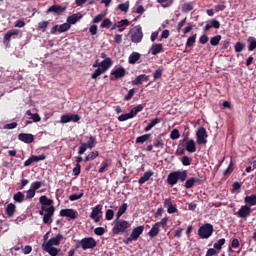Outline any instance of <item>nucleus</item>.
<instances>
[{
	"label": "nucleus",
	"instance_id": "obj_5",
	"mask_svg": "<svg viewBox=\"0 0 256 256\" xmlns=\"http://www.w3.org/2000/svg\"><path fill=\"white\" fill-rule=\"evenodd\" d=\"M213 224L206 223L198 229L200 239H209L213 235Z\"/></svg>",
	"mask_w": 256,
	"mask_h": 256
},
{
	"label": "nucleus",
	"instance_id": "obj_52",
	"mask_svg": "<svg viewBox=\"0 0 256 256\" xmlns=\"http://www.w3.org/2000/svg\"><path fill=\"white\" fill-rule=\"evenodd\" d=\"M181 163L184 167H189V165H191V158L189 156H184L181 159Z\"/></svg>",
	"mask_w": 256,
	"mask_h": 256
},
{
	"label": "nucleus",
	"instance_id": "obj_10",
	"mask_svg": "<svg viewBox=\"0 0 256 256\" xmlns=\"http://www.w3.org/2000/svg\"><path fill=\"white\" fill-rule=\"evenodd\" d=\"M127 229H129V222L125 220H120L115 223L113 228V233L115 234L124 233V231H127Z\"/></svg>",
	"mask_w": 256,
	"mask_h": 256
},
{
	"label": "nucleus",
	"instance_id": "obj_7",
	"mask_svg": "<svg viewBox=\"0 0 256 256\" xmlns=\"http://www.w3.org/2000/svg\"><path fill=\"white\" fill-rule=\"evenodd\" d=\"M90 217L95 223H99L101 221V217H103V206L98 204L93 207L92 212L90 213Z\"/></svg>",
	"mask_w": 256,
	"mask_h": 256
},
{
	"label": "nucleus",
	"instance_id": "obj_53",
	"mask_svg": "<svg viewBox=\"0 0 256 256\" xmlns=\"http://www.w3.org/2000/svg\"><path fill=\"white\" fill-rule=\"evenodd\" d=\"M107 167H109V161L108 160H104L101 163V167L99 168L98 172L105 173V170L107 169Z\"/></svg>",
	"mask_w": 256,
	"mask_h": 256
},
{
	"label": "nucleus",
	"instance_id": "obj_49",
	"mask_svg": "<svg viewBox=\"0 0 256 256\" xmlns=\"http://www.w3.org/2000/svg\"><path fill=\"white\" fill-rule=\"evenodd\" d=\"M220 41H221V35H217V36H214L210 39V44L213 47H217V44L220 43Z\"/></svg>",
	"mask_w": 256,
	"mask_h": 256
},
{
	"label": "nucleus",
	"instance_id": "obj_19",
	"mask_svg": "<svg viewBox=\"0 0 256 256\" xmlns=\"http://www.w3.org/2000/svg\"><path fill=\"white\" fill-rule=\"evenodd\" d=\"M18 35H19V30L17 29H12L8 31L4 35V40H3L4 45H9V43H11V37H17Z\"/></svg>",
	"mask_w": 256,
	"mask_h": 256
},
{
	"label": "nucleus",
	"instance_id": "obj_26",
	"mask_svg": "<svg viewBox=\"0 0 256 256\" xmlns=\"http://www.w3.org/2000/svg\"><path fill=\"white\" fill-rule=\"evenodd\" d=\"M130 22L127 19H123L120 20L119 22H117V27H118V31L119 33H123V31H125V29H127V27H129Z\"/></svg>",
	"mask_w": 256,
	"mask_h": 256
},
{
	"label": "nucleus",
	"instance_id": "obj_55",
	"mask_svg": "<svg viewBox=\"0 0 256 256\" xmlns=\"http://www.w3.org/2000/svg\"><path fill=\"white\" fill-rule=\"evenodd\" d=\"M113 217H115V212H113V210H111V209H108L105 214V219L107 221H111L113 219Z\"/></svg>",
	"mask_w": 256,
	"mask_h": 256
},
{
	"label": "nucleus",
	"instance_id": "obj_60",
	"mask_svg": "<svg viewBox=\"0 0 256 256\" xmlns=\"http://www.w3.org/2000/svg\"><path fill=\"white\" fill-rule=\"evenodd\" d=\"M105 18V14H98L94 17L92 23H100Z\"/></svg>",
	"mask_w": 256,
	"mask_h": 256
},
{
	"label": "nucleus",
	"instance_id": "obj_59",
	"mask_svg": "<svg viewBox=\"0 0 256 256\" xmlns=\"http://www.w3.org/2000/svg\"><path fill=\"white\" fill-rule=\"evenodd\" d=\"M73 175H75V177L81 175V164H76V167L73 168Z\"/></svg>",
	"mask_w": 256,
	"mask_h": 256
},
{
	"label": "nucleus",
	"instance_id": "obj_46",
	"mask_svg": "<svg viewBox=\"0 0 256 256\" xmlns=\"http://www.w3.org/2000/svg\"><path fill=\"white\" fill-rule=\"evenodd\" d=\"M225 243V238L219 239L216 243H214L213 247L216 249V251H221V248L223 247Z\"/></svg>",
	"mask_w": 256,
	"mask_h": 256
},
{
	"label": "nucleus",
	"instance_id": "obj_13",
	"mask_svg": "<svg viewBox=\"0 0 256 256\" xmlns=\"http://www.w3.org/2000/svg\"><path fill=\"white\" fill-rule=\"evenodd\" d=\"M125 73H127V71L125 70V68L123 66L115 68L110 73V75L112 76L111 81H113L114 79H123V76L125 75Z\"/></svg>",
	"mask_w": 256,
	"mask_h": 256
},
{
	"label": "nucleus",
	"instance_id": "obj_9",
	"mask_svg": "<svg viewBox=\"0 0 256 256\" xmlns=\"http://www.w3.org/2000/svg\"><path fill=\"white\" fill-rule=\"evenodd\" d=\"M97 144V139L95 137L90 136V141L87 143H82L81 146L79 147L78 154L83 155L87 149H93L95 145Z\"/></svg>",
	"mask_w": 256,
	"mask_h": 256
},
{
	"label": "nucleus",
	"instance_id": "obj_64",
	"mask_svg": "<svg viewBox=\"0 0 256 256\" xmlns=\"http://www.w3.org/2000/svg\"><path fill=\"white\" fill-rule=\"evenodd\" d=\"M213 255H217V249L215 248H209L207 250L206 256H213Z\"/></svg>",
	"mask_w": 256,
	"mask_h": 256
},
{
	"label": "nucleus",
	"instance_id": "obj_29",
	"mask_svg": "<svg viewBox=\"0 0 256 256\" xmlns=\"http://www.w3.org/2000/svg\"><path fill=\"white\" fill-rule=\"evenodd\" d=\"M160 231V227L158 226V224L155 223L154 225H152V228L148 232V235L149 237H151V239H153L157 237V235H159Z\"/></svg>",
	"mask_w": 256,
	"mask_h": 256
},
{
	"label": "nucleus",
	"instance_id": "obj_36",
	"mask_svg": "<svg viewBox=\"0 0 256 256\" xmlns=\"http://www.w3.org/2000/svg\"><path fill=\"white\" fill-rule=\"evenodd\" d=\"M193 11V3L187 2L182 5V12L183 13H189Z\"/></svg>",
	"mask_w": 256,
	"mask_h": 256
},
{
	"label": "nucleus",
	"instance_id": "obj_40",
	"mask_svg": "<svg viewBox=\"0 0 256 256\" xmlns=\"http://www.w3.org/2000/svg\"><path fill=\"white\" fill-rule=\"evenodd\" d=\"M151 139V134H144L136 138V143H145Z\"/></svg>",
	"mask_w": 256,
	"mask_h": 256
},
{
	"label": "nucleus",
	"instance_id": "obj_63",
	"mask_svg": "<svg viewBox=\"0 0 256 256\" xmlns=\"http://www.w3.org/2000/svg\"><path fill=\"white\" fill-rule=\"evenodd\" d=\"M47 27H49L48 21H42V22L38 23V29L45 30Z\"/></svg>",
	"mask_w": 256,
	"mask_h": 256
},
{
	"label": "nucleus",
	"instance_id": "obj_31",
	"mask_svg": "<svg viewBox=\"0 0 256 256\" xmlns=\"http://www.w3.org/2000/svg\"><path fill=\"white\" fill-rule=\"evenodd\" d=\"M147 81H149V76L141 74L137 76L136 80L134 81V85H143V83Z\"/></svg>",
	"mask_w": 256,
	"mask_h": 256
},
{
	"label": "nucleus",
	"instance_id": "obj_35",
	"mask_svg": "<svg viewBox=\"0 0 256 256\" xmlns=\"http://www.w3.org/2000/svg\"><path fill=\"white\" fill-rule=\"evenodd\" d=\"M198 181H199V179L193 178V177L188 179V180H186L185 188L186 189H191L195 185V183H197Z\"/></svg>",
	"mask_w": 256,
	"mask_h": 256
},
{
	"label": "nucleus",
	"instance_id": "obj_15",
	"mask_svg": "<svg viewBox=\"0 0 256 256\" xmlns=\"http://www.w3.org/2000/svg\"><path fill=\"white\" fill-rule=\"evenodd\" d=\"M60 215L61 217H67L68 219H77V217H79V213L73 209H62Z\"/></svg>",
	"mask_w": 256,
	"mask_h": 256
},
{
	"label": "nucleus",
	"instance_id": "obj_25",
	"mask_svg": "<svg viewBox=\"0 0 256 256\" xmlns=\"http://www.w3.org/2000/svg\"><path fill=\"white\" fill-rule=\"evenodd\" d=\"M151 177H153V171H151V170L146 171L144 173V175L139 178V180H138L139 185H143L144 183H147V181H149V179H151Z\"/></svg>",
	"mask_w": 256,
	"mask_h": 256
},
{
	"label": "nucleus",
	"instance_id": "obj_37",
	"mask_svg": "<svg viewBox=\"0 0 256 256\" xmlns=\"http://www.w3.org/2000/svg\"><path fill=\"white\" fill-rule=\"evenodd\" d=\"M13 199L14 201H16V203H23L25 199V194H23V192H17L16 194H14Z\"/></svg>",
	"mask_w": 256,
	"mask_h": 256
},
{
	"label": "nucleus",
	"instance_id": "obj_30",
	"mask_svg": "<svg viewBox=\"0 0 256 256\" xmlns=\"http://www.w3.org/2000/svg\"><path fill=\"white\" fill-rule=\"evenodd\" d=\"M139 59H141V54L138 52H133L128 58V63H130V65H135Z\"/></svg>",
	"mask_w": 256,
	"mask_h": 256
},
{
	"label": "nucleus",
	"instance_id": "obj_23",
	"mask_svg": "<svg viewBox=\"0 0 256 256\" xmlns=\"http://www.w3.org/2000/svg\"><path fill=\"white\" fill-rule=\"evenodd\" d=\"M185 150L188 153H195V151H197V145L195 144V140L193 139L188 140L185 144Z\"/></svg>",
	"mask_w": 256,
	"mask_h": 256
},
{
	"label": "nucleus",
	"instance_id": "obj_47",
	"mask_svg": "<svg viewBox=\"0 0 256 256\" xmlns=\"http://www.w3.org/2000/svg\"><path fill=\"white\" fill-rule=\"evenodd\" d=\"M154 147H156L157 149H163V147H165V143L163 142V139L161 138H157L154 143H153Z\"/></svg>",
	"mask_w": 256,
	"mask_h": 256
},
{
	"label": "nucleus",
	"instance_id": "obj_42",
	"mask_svg": "<svg viewBox=\"0 0 256 256\" xmlns=\"http://www.w3.org/2000/svg\"><path fill=\"white\" fill-rule=\"evenodd\" d=\"M195 41H197V34H194L187 39L186 47H193V45H195Z\"/></svg>",
	"mask_w": 256,
	"mask_h": 256
},
{
	"label": "nucleus",
	"instance_id": "obj_1",
	"mask_svg": "<svg viewBox=\"0 0 256 256\" xmlns=\"http://www.w3.org/2000/svg\"><path fill=\"white\" fill-rule=\"evenodd\" d=\"M65 237L63 234H57L56 236L49 239V233L44 235V242L42 243V249L45 253H48L50 256H57L61 249L57 248L61 245V241H63Z\"/></svg>",
	"mask_w": 256,
	"mask_h": 256
},
{
	"label": "nucleus",
	"instance_id": "obj_50",
	"mask_svg": "<svg viewBox=\"0 0 256 256\" xmlns=\"http://www.w3.org/2000/svg\"><path fill=\"white\" fill-rule=\"evenodd\" d=\"M234 49H235V52H236V53H241V51H243V49H245V43L237 42V43L235 44Z\"/></svg>",
	"mask_w": 256,
	"mask_h": 256
},
{
	"label": "nucleus",
	"instance_id": "obj_6",
	"mask_svg": "<svg viewBox=\"0 0 256 256\" xmlns=\"http://www.w3.org/2000/svg\"><path fill=\"white\" fill-rule=\"evenodd\" d=\"M130 35L132 43H141L143 41V30L139 25L130 30Z\"/></svg>",
	"mask_w": 256,
	"mask_h": 256
},
{
	"label": "nucleus",
	"instance_id": "obj_11",
	"mask_svg": "<svg viewBox=\"0 0 256 256\" xmlns=\"http://www.w3.org/2000/svg\"><path fill=\"white\" fill-rule=\"evenodd\" d=\"M145 230V227L138 226L132 230V233L130 237L127 238V241L131 243V241H137L141 235H143V231Z\"/></svg>",
	"mask_w": 256,
	"mask_h": 256
},
{
	"label": "nucleus",
	"instance_id": "obj_45",
	"mask_svg": "<svg viewBox=\"0 0 256 256\" xmlns=\"http://www.w3.org/2000/svg\"><path fill=\"white\" fill-rule=\"evenodd\" d=\"M143 109H144V106L142 104H139L136 107H134L130 112L132 113L133 117H136L137 113H141Z\"/></svg>",
	"mask_w": 256,
	"mask_h": 256
},
{
	"label": "nucleus",
	"instance_id": "obj_24",
	"mask_svg": "<svg viewBox=\"0 0 256 256\" xmlns=\"http://www.w3.org/2000/svg\"><path fill=\"white\" fill-rule=\"evenodd\" d=\"M151 55H159V53H163V44L154 43L150 48Z\"/></svg>",
	"mask_w": 256,
	"mask_h": 256
},
{
	"label": "nucleus",
	"instance_id": "obj_34",
	"mask_svg": "<svg viewBox=\"0 0 256 256\" xmlns=\"http://www.w3.org/2000/svg\"><path fill=\"white\" fill-rule=\"evenodd\" d=\"M69 29H71V24L66 22V23L61 24L58 27V32L59 33H66V31H69Z\"/></svg>",
	"mask_w": 256,
	"mask_h": 256
},
{
	"label": "nucleus",
	"instance_id": "obj_18",
	"mask_svg": "<svg viewBox=\"0 0 256 256\" xmlns=\"http://www.w3.org/2000/svg\"><path fill=\"white\" fill-rule=\"evenodd\" d=\"M81 19H83V14L78 12V13L68 16L67 23L70 24V27H71V25H75L76 23H79V21H81Z\"/></svg>",
	"mask_w": 256,
	"mask_h": 256
},
{
	"label": "nucleus",
	"instance_id": "obj_43",
	"mask_svg": "<svg viewBox=\"0 0 256 256\" xmlns=\"http://www.w3.org/2000/svg\"><path fill=\"white\" fill-rule=\"evenodd\" d=\"M126 211H127V203H123V204L120 206V208H119V210H118V212H117V219H120L121 216H122Z\"/></svg>",
	"mask_w": 256,
	"mask_h": 256
},
{
	"label": "nucleus",
	"instance_id": "obj_51",
	"mask_svg": "<svg viewBox=\"0 0 256 256\" xmlns=\"http://www.w3.org/2000/svg\"><path fill=\"white\" fill-rule=\"evenodd\" d=\"M41 187H43V182L41 181H36V182H33L30 186V188L33 189V191H37L38 189H41Z\"/></svg>",
	"mask_w": 256,
	"mask_h": 256
},
{
	"label": "nucleus",
	"instance_id": "obj_3",
	"mask_svg": "<svg viewBox=\"0 0 256 256\" xmlns=\"http://www.w3.org/2000/svg\"><path fill=\"white\" fill-rule=\"evenodd\" d=\"M83 249V251H87V249H95L97 247V241L93 237H86L82 240H78V244L75 246L76 249Z\"/></svg>",
	"mask_w": 256,
	"mask_h": 256
},
{
	"label": "nucleus",
	"instance_id": "obj_4",
	"mask_svg": "<svg viewBox=\"0 0 256 256\" xmlns=\"http://www.w3.org/2000/svg\"><path fill=\"white\" fill-rule=\"evenodd\" d=\"M39 203L41 204L39 215H44L45 211H49V209H55V207L53 206V200L47 198V196L45 195L40 196Z\"/></svg>",
	"mask_w": 256,
	"mask_h": 256
},
{
	"label": "nucleus",
	"instance_id": "obj_56",
	"mask_svg": "<svg viewBox=\"0 0 256 256\" xmlns=\"http://www.w3.org/2000/svg\"><path fill=\"white\" fill-rule=\"evenodd\" d=\"M105 73L101 68H97L93 74H92V79H97V77H101Z\"/></svg>",
	"mask_w": 256,
	"mask_h": 256
},
{
	"label": "nucleus",
	"instance_id": "obj_14",
	"mask_svg": "<svg viewBox=\"0 0 256 256\" xmlns=\"http://www.w3.org/2000/svg\"><path fill=\"white\" fill-rule=\"evenodd\" d=\"M45 159H47L45 154L39 156L32 155L28 160L24 162V167H29L33 165V163H39V161H45Z\"/></svg>",
	"mask_w": 256,
	"mask_h": 256
},
{
	"label": "nucleus",
	"instance_id": "obj_2",
	"mask_svg": "<svg viewBox=\"0 0 256 256\" xmlns=\"http://www.w3.org/2000/svg\"><path fill=\"white\" fill-rule=\"evenodd\" d=\"M187 179V171H174L167 177L168 185H177V181H185Z\"/></svg>",
	"mask_w": 256,
	"mask_h": 256
},
{
	"label": "nucleus",
	"instance_id": "obj_48",
	"mask_svg": "<svg viewBox=\"0 0 256 256\" xmlns=\"http://www.w3.org/2000/svg\"><path fill=\"white\" fill-rule=\"evenodd\" d=\"M118 9L120 11H122L123 13H127V11H129V1L119 4L118 5Z\"/></svg>",
	"mask_w": 256,
	"mask_h": 256
},
{
	"label": "nucleus",
	"instance_id": "obj_58",
	"mask_svg": "<svg viewBox=\"0 0 256 256\" xmlns=\"http://www.w3.org/2000/svg\"><path fill=\"white\" fill-rule=\"evenodd\" d=\"M94 233L95 235H98L99 237H101V235H105V228L97 227L94 229Z\"/></svg>",
	"mask_w": 256,
	"mask_h": 256
},
{
	"label": "nucleus",
	"instance_id": "obj_61",
	"mask_svg": "<svg viewBox=\"0 0 256 256\" xmlns=\"http://www.w3.org/2000/svg\"><path fill=\"white\" fill-rule=\"evenodd\" d=\"M35 190H33L32 188H30L29 190H27L26 192V199H33V197H35Z\"/></svg>",
	"mask_w": 256,
	"mask_h": 256
},
{
	"label": "nucleus",
	"instance_id": "obj_17",
	"mask_svg": "<svg viewBox=\"0 0 256 256\" xmlns=\"http://www.w3.org/2000/svg\"><path fill=\"white\" fill-rule=\"evenodd\" d=\"M238 217L240 219H245L251 215V207L248 205L241 206L240 209L237 212Z\"/></svg>",
	"mask_w": 256,
	"mask_h": 256
},
{
	"label": "nucleus",
	"instance_id": "obj_16",
	"mask_svg": "<svg viewBox=\"0 0 256 256\" xmlns=\"http://www.w3.org/2000/svg\"><path fill=\"white\" fill-rule=\"evenodd\" d=\"M43 215V223H45L46 225H51V223H53V215H55V209H48V210H44V214Z\"/></svg>",
	"mask_w": 256,
	"mask_h": 256
},
{
	"label": "nucleus",
	"instance_id": "obj_38",
	"mask_svg": "<svg viewBox=\"0 0 256 256\" xmlns=\"http://www.w3.org/2000/svg\"><path fill=\"white\" fill-rule=\"evenodd\" d=\"M179 137H181V133H179L177 128H174L170 133V139H172V141H177Z\"/></svg>",
	"mask_w": 256,
	"mask_h": 256
},
{
	"label": "nucleus",
	"instance_id": "obj_39",
	"mask_svg": "<svg viewBox=\"0 0 256 256\" xmlns=\"http://www.w3.org/2000/svg\"><path fill=\"white\" fill-rule=\"evenodd\" d=\"M157 3H159L164 9H167V7H171L173 5V0H157Z\"/></svg>",
	"mask_w": 256,
	"mask_h": 256
},
{
	"label": "nucleus",
	"instance_id": "obj_27",
	"mask_svg": "<svg viewBox=\"0 0 256 256\" xmlns=\"http://www.w3.org/2000/svg\"><path fill=\"white\" fill-rule=\"evenodd\" d=\"M244 202L248 207H255L256 205V194H252L250 196H246L244 198Z\"/></svg>",
	"mask_w": 256,
	"mask_h": 256
},
{
	"label": "nucleus",
	"instance_id": "obj_20",
	"mask_svg": "<svg viewBox=\"0 0 256 256\" xmlns=\"http://www.w3.org/2000/svg\"><path fill=\"white\" fill-rule=\"evenodd\" d=\"M19 141H22V143H33L35 141V136L33 134H27V133H20L18 135Z\"/></svg>",
	"mask_w": 256,
	"mask_h": 256
},
{
	"label": "nucleus",
	"instance_id": "obj_62",
	"mask_svg": "<svg viewBox=\"0 0 256 256\" xmlns=\"http://www.w3.org/2000/svg\"><path fill=\"white\" fill-rule=\"evenodd\" d=\"M210 23L211 27H213L214 29H219V27H221V23L216 19H212Z\"/></svg>",
	"mask_w": 256,
	"mask_h": 256
},
{
	"label": "nucleus",
	"instance_id": "obj_21",
	"mask_svg": "<svg viewBox=\"0 0 256 256\" xmlns=\"http://www.w3.org/2000/svg\"><path fill=\"white\" fill-rule=\"evenodd\" d=\"M112 65L113 60H111V58H106L100 62V69H102L104 73H107Z\"/></svg>",
	"mask_w": 256,
	"mask_h": 256
},
{
	"label": "nucleus",
	"instance_id": "obj_57",
	"mask_svg": "<svg viewBox=\"0 0 256 256\" xmlns=\"http://www.w3.org/2000/svg\"><path fill=\"white\" fill-rule=\"evenodd\" d=\"M81 197H83V192L79 193V194H72L69 196L70 201H79V199H81Z\"/></svg>",
	"mask_w": 256,
	"mask_h": 256
},
{
	"label": "nucleus",
	"instance_id": "obj_28",
	"mask_svg": "<svg viewBox=\"0 0 256 256\" xmlns=\"http://www.w3.org/2000/svg\"><path fill=\"white\" fill-rule=\"evenodd\" d=\"M5 211H6L7 217H13V215H15V212L17 211V207L15 206V204L9 203L6 206Z\"/></svg>",
	"mask_w": 256,
	"mask_h": 256
},
{
	"label": "nucleus",
	"instance_id": "obj_12",
	"mask_svg": "<svg viewBox=\"0 0 256 256\" xmlns=\"http://www.w3.org/2000/svg\"><path fill=\"white\" fill-rule=\"evenodd\" d=\"M81 120V117L78 114H72V115H62L60 119V123L62 125H65V123H77L78 121Z\"/></svg>",
	"mask_w": 256,
	"mask_h": 256
},
{
	"label": "nucleus",
	"instance_id": "obj_54",
	"mask_svg": "<svg viewBox=\"0 0 256 256\" xmlns=\"http://www.w3.org/2000/svg\"><path fill=\"white\" fill-rule=\"evenodd\" d=\"M167 223H169V218L164 217V218L161 219V221L156 222V225H158L160 228L161 227H167Z\"/></svg>",
	"mask_w": 256,
	"mask_h": 256
},
{
	"label": "nucleus",
	"instance_id": "obj_8",
	"mask_svg": "<svg viewBox=\"0 0 256 256\" xmlns=\"http://www.w3.org/2000/svg\"><path fill=\"white\" fill-rule=\"evenodd\" d=\"M196 143L198 145H207V130L201 127L196 132Z\"/></svg>",
	"mask_w": 256,
	"mask_h": 256
},
{
	"label": "nucleus",
	"instance_id": "obj_32",
	"mask_svg": "<svg viewBox=\"0 0 256 256\" xmlns=\"http://www.w3.org/2000/svg\"><path fill=\"white\" fill-rule=\"evenodd\" d=\"M159 122V118L151 120L150 123H148V125L144 128V131H151L155 127V125H158Z\"/></svg>",
	"mask_w": 256,
	"mask_h": 256
},
{
	"label": "nucleus",
	"instance_id": "obj_33",
	"mask_svg": "<svg viewBox=\"0 0 256 256\" xmlns=\"http://www.w3.org/2000/svg\"><path fill=\"white\" fill-rule=\"evenodd\" d=\"M248 43H249V47H248V51H255L256 49V39L255 37H248L247 39Z\"/></svg>",
	"mask_w": 256,
	"mask_h": 256
},
{
	"label": "nucleus",
	"instance_id": "obj_41",
	"mask_svg": "<svg viewBox=\"0 0 256 256\" xmlns=\"http://www.w3.org/2000/svg\"><path fill=\"white\" fill-rule=\"evenodd\" d=\"M111 25H113V22H111V19L106 18L102 21L100 27L102 29H109L111 27Z\"/></svg>",
	"mask_w": 256,
	"mask_h": 256
},
{
	"label": "nucleus",
	"instance_id": "obj_22",
	"mask_svg": "<svg viewBox=\"0 0 256 256\" xmlns=\"http://www.w3.org/2000/svg\"><path fill=\"white\" fill-rule=\"evenodd\" d=\"M66 9L67 8H64L59 5H52L51 7L48 8L46 13H55L56 15H61V13H64V11H66Z\"/></svg>",
	"mask_w": 256,
	"mask_h": 256
},
{
	"label": "nucleus",
	"instance_id": "obj_44",
	"mask_svg": "<svg viewBox=\"0 0 256 256\" xmlns=\"http://www.w3.org/2000/svg\"><path fill=\"white\" fill-rule=\"evenodd\" d=\"M133 115L131 112L129 113H126V114H121L119 117H118V121H128V119H133Z\"/></svg>",
	"mask_w": 256,
	"mask_h": 256
}]
</instances>
